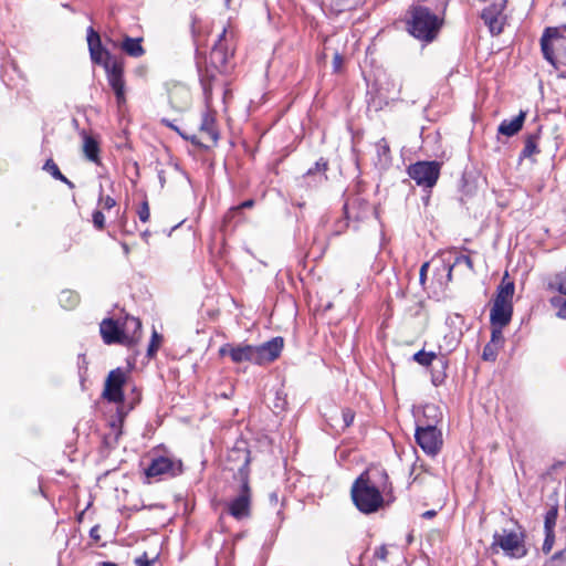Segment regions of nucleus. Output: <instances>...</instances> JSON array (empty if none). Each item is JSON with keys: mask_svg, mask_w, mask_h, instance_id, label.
<instances>
[{"mask_svg": "<svg viewBox=\"0 0 566 566\" xmlns=\"http://www.w3.org/2000/svg\"><path fill=\"white\" fill-rule=\"evenodd\" d=\"M542 127L537 126L533 133H527L524 139V147L520 154V160L530 159L539 153L538 140L541 137Z\"/></svg>", "mask_w": 566, "mask_h": 566, "instance_id": "nucleus-19", "label": "nucleus"}, {"mask_svg": "<svg viewBox=\"0 0 566 566\" xmlns=\"http://www.w3.org/2000/svg\"><path fill=\"white\" fill-rule=\"evenodd\" d=\"M461 263H464L470 271H474L473 261L469 255H458L453 262V265H459Z\"/></svg>", "mask_w": 566, "mask_h": 566, "instance_id": "nucleus-41", "label": "nucleus"}, {"mask_svg": "<svg viewBox=\"0 0 566 566\" xmlns=\"http://www.w3.org/2000/svg\"><path fill=\"white\" fill-rule=\"evenodd\" d=\"M179 135L184 139L191 142V144L195 146H202L201 142L199 140V138L196 135H187L185 133H179Z\"/></svg>", "mask_w": 566, "mask_h": 566, "instance_id": "nucleus-48", "label": "nucleus"}, {"mask_svg": "<svg viewBox=\"0 0 566 566\" xmlns=\"http://www.w3.org/2000/svg\"><path fill=\"white\" fill-rule=\"evenodd\" d=\"M437 515V512L434 510H429L422 513L423 518H432Z\"/></svg>", "mask_w": 566, "mask_h": 566, "instance_id": "nucleus-52", "label": "nucleus"}, {"mask_svg": "<svg viewBox=\"0 0 566 566\" xmlns=\"http://www.w3.org/2000/svg\"><path fill=\"white\" fill-rule=\"evenodd\" d=\"M90 536L93 539H95V541L99 539V527H98V525H95L94 527L91 528Z\"/></svg>", "mask_w": 566, "mask_h": 566, "instance_id": "nucleus-50", "label": "nucleus"}, {"mask_svg": "<svg viewBox=\"0 0 566 566\" xmlns=\"http://www.w3.org/2000/svg\"><path fill=\"white\" fill-rule=\"evenodd\" d=\"M501 348L502 347L499 345L489 342L483 348L482 359L485 361H495Z\"/></svg>", "mask_w": 566, "mask_h": 566, "instance_id": "nucleus-29", "label": "nucleus"}, {"mask_svg": "<svg viewBox=\"0 0 566 566\" xmlns=\"http://www.w3.org/2000/svg\"><path fill=\"white\" fill-rule=\"evenodd\" d=\"M411 19L408 22V31L415 38L431 42L438 34L442 22L438 15L427 7L417 6L410 11Z\"/></svg>", "mask_w": 566, "mask_h": 566, "instance_id": "nucleus-3", "label": "nucleus"}, {"mask_svg": "<svg viewBox=\"0 0 566 566\" xmlns=\"http://www.w3.org/2000/svg\"><path fill=\"white\" fill-rule=\"evenodd\" d=\"M135 563L137 566H153L154 560H150L145 553L143 556L136 558Z\"/></svg>", "mask_w": 566, "mask_h": 566, "instance_id": "nucleus-47", "label": "nucleus"}, {"mask_svg": "<svg viewBox=\"0 0 566 566\" xmlns=\"http://www.w3.org/2000/svg\"><path fill=\"white\" fill-rule=\"evenodd\" d=\"M253 206H254V200L248 199V200L243 201L242 203H240L239 206L231 208L229 210L228 216L230 217L231 214L239 212L241 209L252 208Z\"/></svg>", "mask_w": 566, "mask_h": 566, "instance_id": "nucleus-42", "label": "nucleus"}, {"mask_svg": "<svg viewBox=\"0 0 566 566\" xmlns=\"http://www.w3.org/2000/svg\"><path fill=\"white\" fill-rule=\"evenodd\" d=\"M454 266L455 265H453V264L448 266V274H447V276H448L449 281H451V279H452V271H453Z\"/></svg>", "mask_w": 566, "mask_h": 566, "instance_id": "nucleus-54", "label": "nucleus"}, {"mask_svg": "<svg viewBox=\"0 0 566 566\" xmlns=\"http://www.w3.org/2000/svg\"><path fill=\"white\" fill-rule=\"evenodd\" d=\"M217 73L219 72L208 64H206V67L203 70H200V83L207 98H209L211 95L212 84L213 81L216 80Z\"/></svg>", "mask_w": 566, "mask_h": 566, "instance_id": "nucleus-26", "label": "nucleus"}, {"mask_svg": "<svg viewBox=\"0 0 566 566\" xmlns=\"http://www.w3.org/2000/svg\"><path fill=\"white\" fill-rule=\"evenodd\" d=\"M415 438L419 447L429 455H436L441 449V431L432 424L424 427L418 426Z\"/></svg>", "mask_w": 566, "mask_h": 566, "instance_id": "nucleus-9", "label": "nucleus"}, {"mask_svg": "<svg viewBox=\"0 0 566 566\" xmlns=\"http://www.w3.org/2000/svg\"><path fill=\"white\" fill-rule=\"evenodd\" d=\"M505 326L500 325H491V339L490 342L493 344L499 345L500 347H503L504 345V336H503V328Z\"/></svg>", "mask_w": 566, "mask_h": 566, "instance_id": "nucleus-34", "label": "nucleus"}, {"mask_svg": "<svg viewBox=\"0 0 566 566\" xmlns=\"http://www.w3.org/2000/svg\"><path fill=\"white\" fill-rule=\"evenodd\" d=\"M272 410L274 413L279 415L285 411L287 407L286 394L283 389H276L274 392V397L272 399Z\"/></svg>", "mask_w": 566, "mask_h": 566, "instance_id": "nucleus-28", "label": "nucleus"}, {"mask_svg": "<svg viewBox=\"0 0 566 566\" xmlns=\"http://www.w3.org/2000/svg\"><path fill=\"white\" fill-rule=\"evenodd\" d=\"M221 357L229 356L234 364L252 363L255 364L254 345L250 344H230L227 343L219 348Z\"/></svg>", "mask_w": 566, "mask_h": 566, "instance_id": "nucleus-13", "label": "nucleus"}, {"mask_svg": "<svg viewBox=\"0 0 566 566\" xmlns=\"http://www.w3.org/2000/svg\"><path fill=\"white\" fill-rule=\"evenodd\" d=\"M525 118L526 112L521 111L514 118L503 119L499 125L497 132L504 136L512 137L522 129Z\"/></svg>", "mask_w": 566, "mask_h": 566, "instance_id": "nucleus-22", "label": "nucleus"}, {"mask_svg": "<svg viewBox=\"0 0 566 566\" xmlns=\"http://www.w3.org/2000/svg\"><path fill=\"white\" fill-rule=\"evenodd\" d=\"M138 218L142 222H147L150 218V209L147 200H144L137 211Z\"/></svg>", "mask_w": 566, "mask_h": 566, "instance_id": "nucleus-38", "label": "nucleus"}, {"mask_svg": "<svg viewBox=\"0 0 566 566\" xmlns=\"http://www.w3.org/2000/svg\"><path fill=\"white\" fill-rule=\"evenodd\" d=\"M564 551H559V552H556L553 556H552V559L553 560H556V559H559L563 555H564Z\"/></svg>", "mask_w": 566, "mask_h": 566, "instance_id": "nucleus-55", "label": "nucleus"}, {"mask_svg": "<svg viewBox=\"0 0 566 566\" xmlns=\"http://www.w3.org/2000/svg\"><path fill=\"white\" fill-rule=\"evenodd\" d=\"M342 418H343V422H344V428H348L354 421L355 412L348 408L343 409Z\"/></svg>", "mask_w": 566, "mask_h": 566, "instance_id": "nucleus-40", "label": "nucleus"}, {"mask_svg": "<svg viewBox=\"0 0 566 566\" xmlns=\"http://www.w3.org/2000/svg\"><path fill=\"white\" fill-rule=\"evenodd\" d=\"M161 340H163V336L156 329H154L153 334H151L150 343L147 348V356L149 358L155 357L157 350L160 347Z\"/></svg>", "mask_w": 566, "mask_h": 566, "instance_id": "nucleus-32", "label": "nucleus"}, {"mask_svg": "<svg viewBox=\"0 0 566 566\" xmlns=\"http://www.w3.org/2000/svg\"><path fill=\"white\" fill-rule=\"evenodd\" d=\"M506 8V0H499L482 10L481 19L489 28L493 35H497L503 31L506 20L504 10Z\"/></svg>", "mask_w": 566, "mask_h": 566, "instance_id": "nucleus-11", "label": "nucleus"}, {"mask_svg": "<svg viewBox=\"0 0 566 566\" xmlns=\"http://www.w3.org/2000/svg\"><path fill=\"white\" fill-rule=\"evenodd\" d=\"M549 303L553 307H555L559 311L560 307L566 303V300H564L562 296H553L549 300Z\"/></svg>", "mask_w": 566, "mask_h": 566, "instance_id": "nucleus-46", "label": "nucleus"}, {"mask_svg": "<svg viewBox=\"0 0 566 566\" xmlns=\"http://www.w3.org/2000/svg\"><path fill=\"white\" fill-rule=\"evenodd\" d=\"M557 317L566 319V303L556 313Z\"/></svg>", "mask_w": 566, "mask_h": 566, "instance_id": "nucleus-51", "label": "nucleus"}, {"mask_svg": "<svg viewBox=\"0 0 566 566\" xmlns=\"http://www.w3.org/2000/svg\"><path fill=\"white\" fill-rule=\"evenodd\" d=\"M104 67L108 84L116 96L117 105L122 107L126 103L123 63L114 60L112 63L105 62Z\"/></svg>", "mask_w": 566, "mask_h": 566, "instance_id": "nucleus-10", "label": "nucleus"}, {"mask_svg": "<svg viewBox=\"0 0 566 566\" xmlns=\"http://www.w3.org/2000/svg\"><path fill=\"white\" fill-rule=\"evenodd\" d=\"M541 51L558 77L566 78V25L546 28L541 38Z\"/></svg>", "mask_w": 566, "mask_h": 566, "instance_id": "nucleus-2", "label": "nucleus"}, {"mask_svg": "<svg viewBox=\"0 0 566 566\" xmlns=\"http://www.w3.org/2000/svg\"><path fill=\"white\" fill-rule=\"evenodd\" d=\"M381 481L376 483L373 472L365 470L353 482L350 496L356 509L363 514L378 512L385 505L384 494L390 489V482L386 470H376Z\"/></svg>", "mask_w": 566, "mask_h": 566, "instance_id": "nucleus-1", "label": "nucleus"}, {"mask_svg": "<svg viewBox=\"0 0 566 566\" xmlns=\"http://www.w3.org/2000/svg\"><path fill=\"white\" fill-rule=\"evenodd\" d=\"M126 345L136 344L142 336V322L133 316H126L122 325Z\"/></svg>", "mask_w": 566, "mask_h": 566, "instance_id": "nucleus-18", "label": "nucleus"}, {"mask_svg": "<svg viewBox=\"0 0 566 566\" xmlns=\"http://www.w3.org/2000/svg\"><path fill=\"white\" fill-rule=\"evenodd\" d=\"M87 45L91 55V60L95 64H103L105 62H111V53L105 50L102 45L99 34L94 30L93 27H88L87 29Z\"/></svg>", "mask_w": 566, "mask_h": 566, "instance_id": "nucleus-15", "label": "nucleus"}, {"mask_svg": "<svg viewBox=\"0 0 566 566\" xmlns=\"http://www.w3.org/2000/svg\"><path fill=\"white\" fill-rule=\"evenodd\" d=\"M60 302L64 307L73 308L78 303V296L70 291H64L60 295Z\"/></svg>", "mask_w": 566, "mask_h": 566, "instance_id": "nucleus-33", "label": "nucleus"}, {"mask_svg": "<svg viewBox=\"0 0 566 566\" xmlns=\"http://www.w3.org/2000/svg\"><path fill=\"white\" fill-rule=\"evenodd\" d=\"M549 287L557 290L563 295H566V280H559L558 282L551 284Z\"/></svg>", "mask_w": 566, "mask_h": 566, "instance_id": "nucleus-45", "label": "nucleus"}, {"mask_svg": "<svg viewBox=\"0 0 566 566\" xmlns=\"http://www.w3.org/2000/svg\"><path fill=\"white\" fill-rule=\"evenodd\" d=\"M388 555V551L386 546H380L375 551V557L379 558L380 560H386Z\"/></svg>", "mask_w": 566, "mask_h": 566, "instance_id": "nucleus-49", "label": "nucleus"}, {"mask_svg": "<svg viewBox=\"0 0 566 566\" xmlns=\"http://www.w3.org/2000/svg\"><path fill=\"white\" fill-rule=\"evenodd\" d=\"M492 546H499L506 556L522 558L526 556L525 534L518 526L517 530L503 528L493 535Z\"/></svg>", "mask_w": 566, "mask_h": 566, "instance_id": "nucleus-5", "label": "nucleus"}, {"mask_svg": "<svg viewBox=\"0 0 566 566\" xmlns=\"http://www.w3.org/2000/svg\"><path fill=\"white\" fill-rule=\"evenodd\" d=\"M249 459L245 455L244 462L238 470L241 484L238 494L228 502V513L235 520H243L251 514V488L249 484Z\"/></svg>", "mask_w": 566, "mask_h": 566, "instance_id": "nucleus-4", "label": "nucleus"}, {"mask_svg": "<svg viewBox=\"0 0 566 566\" xmlns=\"http://www.w3.org/2000/svg\"><path fill=\"white\" fill-rule=\"evenodd\" d=\"M376 148L379 158H385L386 160L390 158V148L385 138L378 140V143L376 144Z\"/></svg>", "mask_w": 566, "mask_h": 566, "instance_id": "nucleus-36", "label": "nucleus"}, {"mask_svg": "<svg viewBox=\"0 0 566 566\" xmlns=\"http://www.w3.org/2000/svg\"><path fill=\"white\" fill-rule=\"evenodd\" d=\"M429 262H424L421 268H420V272H419V282L421 285H424L426 283V280H427V272H428V269H429Z\"/></svg>", "mask_w": 566, "mask_h": 566, "instance_id": "nucleus-44", "label": "nucleus"}, {"mask_svg": "<svg viewBox=\"0 0 566 566\" xmlns=\"http://www.w3.org/2000/svg\"><path fill=\"white\" fill-rule=\"evenodd\" d=\"M328 169V163L324 158H319L313 168H310L303 176L302 180L307 185H312L310 179L313 178L314 186L321 184L327 179L326 171Z\"/></svg>", "mask_w": 566, "mask_h": 566, "instance_id": "nucleus-20", "label": "nucleus"}, {"mask_svg": "<svg viewBox=\"0 0 566 566\" xmlns=\"http://www.w3.org/2000/svg\"><path fill=\"white\" fill-rule=\"evenodd\" d=\"M83 153L87 160L101 165L99 144L93 136L83 135Z\"/></svg>", "mask_w": 566, "mask_h": 566, "instance_id": "nucleus-23", "label": "nucleus"}, {"mask_svg": "<svg viewBox=\"0 0 566 566\" xmlns=\"http://www.w3.org/2000/svg\"><path fill=\"white\" fill-rule=\"evenodd\" d=\"M232 55L233 51L229 48L227 29L224 28L211 49L206 64L217 70L219 73H227L229 71L228 63Z\"/></svg>", "mask_w": 566, "mask_h": 566, "instance_id": "nucleus-8", "label": "nucleus"}, {"mask_svg": "<svg viewBox=\"0 0 566 566\" xmlns=\"http://www.w3.org/2000/svg\"><path fill=\"white\" fill-rule=\"evenodd\" d=\"M437 358L436 353L419 350L413 355V360L421 366H429Z\"/></svg>", "mask_w": 566, "mask_h": 566, "instance_id": "nucleus-30", "label": "nucleus"}, {"mask_svg": "<svg viewBox=\"0 0 566 566\" xmlns=\"http://www.w3.org/2000/svg\"><path fill=\"white\" fill-rule=\"evenodd\" d=\"M440 168L438 161H417L408 167L407 172L419 187L432 188L439 179Z\"/></svg>", "mask_w": 566, "mask_h": 566, "instance_id": "nucleus-7", "label": "nucleus"}, {"mask_svg": "<svg viewBox=\"0 0 566 566\" xmlns=\"http://www.w3.org/2000/svg\"><path fill=\"white\" fill-rule=\"evenodd\" d=\"M43 169L50 172L53 178L65 184L70 189L75 188V185L60 171L53 159H48L43 166Z\"/></svg>", "mask_w": 566, "mask_h": 566, "instance_id": "nucleus-27", "label": "nucleus"}, {"mask_svg": "<svg viewBox=\"0 0 566 566\" xmlns=\"http://www.w3.org/2000/svg\"><path fill=\"white\" fill-rule=\"evenodd\" d=\"M122 248H123V250H124V253H125L126 255H128V254H129V251H130V250H129V247H128L126 243H122Z\"/></svg>", "mask_w": 566, "mask_h": 566, "instance_id": "nucleus-57", "label": "nucleus"}, {"mask_svg": "<svg viewBox=\"0 0 566 566\" xmlns=\"http://www.w3.org/2000/svg\"><path fill=\"white\" fill-rule=\"evenodd\" d=\"M555 543V532L554 531H545V538L542 545V552L544 554H549Z\"/></svg>", "mask_w": 566, "mask_h": 566, "instance_id": "nucleus-35", "label": "nucleus"}, {"mask_svg": "<svg viewBox=\"0 0 566 566\" xmlns=\"http://www.w3.org/2000/svg\"><path fill=\"white\" fill-rule=\"evenodd\" d=\"M343 63H344V59L340 55V53L335 52V54L333 56V70H334V72H336V73L340 72V70L343 67Z\"/></svg>", "mask_w": 566, "mask_h": 566, "instance_id": "nucleus-43", "label": "nucleus"}, {"mask_svg": "<svg viewBox=\"0 0 566 566\" xmlns=\"http://www.w3.org/2000/svg\"><path fill=\"white\" fill-rule=\"evenodd\" d=\"M99 332L105 344L126 345L123 327L117 321L113 318H104L99 324Z\"/></svg>", "mask_w": 566, "mask_h": 566, "instance_id": "nucleus-16", "label": "nucleus"}, {"mask_svg": "<svg viewBox=\"0 0 566 566\" xmlns=\"http://www.w3.org/2000/svg\"><path fill=\"white\" fill-rule=\"evenodd\" d=\"M200 130L208 135V137L216 143L219 138L218 132L216 129V118L214 115L206 111L202 113L201 116V123H200Z\"/></svg>", "mask_w": 566, "mask_h": 566, "instance_id": "nucleus-25", "label": "nucleus"}, {"mask_svg": "<svg viewBox=\"0 0 566 566\" xmlns=\"http://www.w3.org/2000/svg\"><path fill=\"white\" fill-rule=\"evenodd\" d=\"M98 203L106 210H109L116 206V200L111 196H103V187L101 186Z\"/></svg>", "mask_w": 566, "mask_h": 566, "instance_id": "nucleus-37", "label": "nucleus"}, {"mask_svg": "<svg viewBox=\"0 0 566 566\" xmlns=\"http://www.w3.org/2000/svg\"><path fill=\"white\" fill-rule=\"evenodd\" d=\"M191 33H192L193 40L197 41V32H196L195 22L192 23V27H191Z\"/></svg>", "mask_w": 566, "mask_h": 566, "instance_id": "nucleus-58", "label": "nucleus"}, {"mask_svg": "<svg viewBox=\"0 0 566 566\" xmlns=\"http://www.w3.org/2000/svg\"><path fill=\"white\" fill-rule=\"evenodd\" d=\"M284 346L282 337H274L261 345H254L255 365H266L279 358Z\"/></svg>", "mask_w": 566, "mask_h": 566, "instance_id": "nucleus-14", "label": "nucleus"}, {"mask_svg": "<svg viewBox=\"0 0 566 566\" xmlns=\"http://www.w3.org/2000/svg\"><path fill=\"white\" fill-rule=\"evenodd\" d=\"M515 292V284L509 279L505 273L496 289L494 302L503 304H513V296Z\"/></svg>", "mask_w": 566, "mask_h": 566, "instance_id": "nucleus-21", "label": "nucleus"}, {"mask_svg": "<svg viewBox=\"0 0 566 566\" xmlns=\"http://www.w3.org/2000/svg\"><path fill=\"white\" fill-rule=\"evenodd\" d=\"M126 381V374L122 368H116L109 371L103 397L109 402L120 403L124 401L123 386Z\"/></svg>", "mask_w": 566, "mask_h": 566, "instance_id": "nucleus-12", "label": "nucleus"}, {"mask_svg": "<svg viewBox=\"0 0 566 566\" xmlns=\"http://www.w3.org/2000/svg\"><path fill=\"white\" fill-rule=\"evenodd\" d=\"M558 510L556 506H552L545 514L544 531H554L556 526Z\"/></svg>", "mask_w": 566, "mask_h": 566, "instance_id": "nucleus-31", "label": "nucleus"}, {"mask_svg": "<svg viewBox=\"0 0 566 566\" xmlns=\"http://www.w3.org/2000/svg\"><path fill=\"white\" fill-rule=\"evenodd\" d=\"M270 501L272 503H277L279 499H277V494L276 493H271L270 494Z\"/></svg>", "mask_w": 566, "mask_h": 566, "instance_id": "nucleus-56", "label": "nucleus"}, {"mask_svg": "<svg viewBox=\"0 0 566 566\" xmlns=\"http://www.w3.org/2000/svg\"><path fill=\"white\" fill-rule=\"evenodd\" d=\"M93 224L96 229L103 230L105 228V217L102 211L95 210L93 212Z\"/></svg>", "mask_w": 566, "mask_h": 566, "instance_id": "nucleus-39", "label": "nucleus"}, {"mask_svg": "<svg viewBox=\"0 0 566 566\" xmlns=\"http://www.w3.org/2000/svg\"><path fill=\"white\" fill-rule=\"evenodd\" d=\"M513 316V304L493 302L490 313L491 325L507 326Z\"/></svg>", "mask_w": 566, "mask_h": 566, "instance_id": "nucleus-17", "label": "nucleus"}, {"mask_svg": "<svg viewBox=\"0 0 566 566\" xmlns=\"http://www.w3.org/2000/svg\"><path fill=\"white\" fill-rule=\"evenodd\" d=\"M163 123L170 127L171 129H174L175 132H177L178 134L179 133H182L177 126H175L174 124H171L168 119H163Z\"/></svg>", "mask_w": 566, "mask_h": 566, "instance_id": "nucleus-53", "label": "nucleus"}, {"mask_svg": "<svg viewBox=\"0 0 566 566\" xmlns=\"http://www.w3.org/2000/svg\"><path fill=\"white\" fill-rule=\"evenodd\" d=\"M182 473L181 460L174 455H157L154 454L150 459L149 465L145 469L147 478H175Z\"/></svg>", "mask_w": 566, "mask_h": 566, "instance_id": "nucleus-6", "label": "nucleus"}, {"mask_svg": "<svg viewBox=\"0 0 566 566\" xmlns=\"http://www.w3.org/2000/svg\"><path fill=\"white\" fill-rule=\"evenodd\" d=\"M142 38L124 36L120 49L132 57H140L145 54V49L142 45Z\"/></svg>", "mask_w": 566, "mask_h": 566, "instance_id": "nucleus-24", "label": "nucleus"}]
</instances>
